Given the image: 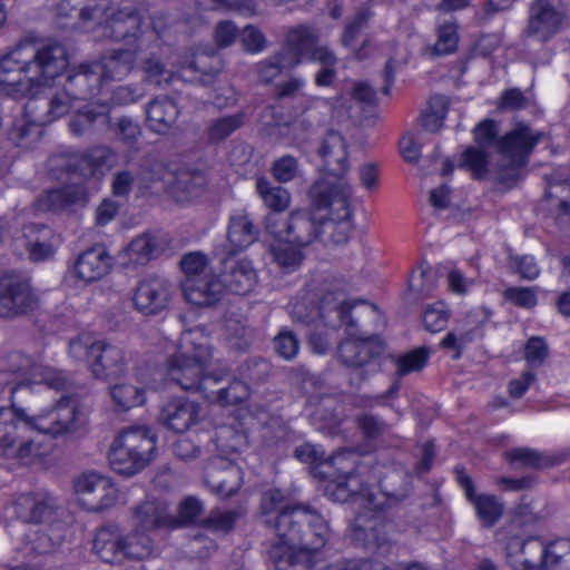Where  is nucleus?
<instances>
[{
	"label": "nucleus",
	"mask_w": 570,
	"mask_h": 570,
	"mask_svg": "<svg viewBox=\"0 0 570 570\" xmlns=\"http://www.w3.org/2000/svg\"><path fill=\"white\" fill-rule=\"evenodd\" d=\"M68 63L65 46L53 40L21 41L0 58V90L14 100L28 99L24 118L16 121L10 139L35 142L42 137V125L69 112L77 99L65 88L48 99L39 97Z\"/></svg>",
	"instance_id": "1"
},
{
	"label": "nucleus",
	"mask_w": 570,
	"mask_h": 570,
	"mask_svg": "<svg viewBox=\"0 0 570 570\" xmlns=\"http://www.w3.org/2000/svg\"><path fill=\"white\" fill-rule=\"evenodd\" d=\"M14 376L0 372V384L10 386L11 405L0 407V456L30 463L41 455V448L32 436L36 431L31 416L19 403L27 401L32 394V384L45 383L57 391L67 389L69 382L62 372L50 367L32 365L30 371L19 367L12 371Z\"/></svg>",
	"instance_id": "2"
},
{
	"label": "nucleus",
	"mask_w": 570,
	"mask_h": 570,
	"mask_svg": "<svg viewBox=\"0 0 570 570\" xmlns=\"http://www.w3.org/2000/svg\"><path fill=\"white\" fill-rule=\"evenodd\" d=\"M317 153L323 176L309 189L312 206L316 210L331 209L334 219L348 220L352 187L345 178L350 167L346 145H321Z\"/></svg>",
	"instance_id": "3"
},
{
	"label": "nucleus",
	"mask_w": 570,
	"mask_h": 570,
	"mask_svg": "<svg viewBox=\"0 0 570 570\" xmlns=\"http://www.w3.org/2000/svg\"><path fill=\"white\" fill-rule=\"evenodd\" d=\"M534 145H471L461 155L459 167L473 178L483 179L488 174L502 184L518 179Z\"/></svg>",
	"instance_id": "4"
},
{
	"label": "nucleus",
	"mask_w": 570,
	"mask_h": 570,
	"mask_svg": "<svg viewBox=\"0 0 570 570\" xmlns=\"http://www.w3.org/2000/svg\"><path fill=\"white\" fill-rule=\"evenodd\" d=\"M204 340L196 331H186L180 337V348L167 360V376L185 391L202 392L206 399L214 395L213 385L220 379L210 374L204 375L210 356L208 346L197 338Z\"/></svg>",
	"instance_id": "5"
},
{
	"label": "nucleus",
	"mask_w": 570,
	"mask_h": 570,
	"mask_svg": "<svg viewBox=\"0 0 570 570\" xmlns=\"http://www.w3.org/2000/svg\"><path fill=\"white\" fill-rule=\"evenodd\" d=\"M264 522L272 525L281 547L322 549L328 538V527L315 510L302 505L283 509L275 519Z\"/></svg>",
	"instance_id": "6"
},
{
	"label": "nucleus",
	"mask_w": 570,
	"mask_h": 570,
	"mask_svg": "<svg viewBox=\"0 0 570 570\" xmlns=\"http://www.w3.org/2000/svg\"><path fill=\"white\" fill-rule=\"evenodd\" d=\"M77 8L82 26L91 23L101 28V36L115 41H135L141 28L142 18L134 8L112 11L110 0H66L62 8Z\"/></svg>",
	"instance_id": "7"
},
{
	"label": "nucleus",
	"mask_w": 570,
	"mask_h": 570,
	"mask_svg": "<svg viewBox=\"0 0 570 570\" xmlns=\"http://www.w3.org/2000/svg\"><path fill=\"white\" fill-rule=\"evenodd\" d=\"M154 549V540L148 533L137 529L126 532L116 524L98 528L92 541L94 553L102 562L112 566L145 560L153 554Z\"/></svg>",
	"instance_id": "8"
},
{
	"label": "nucleus",
	"mask_w": 570,
	"mask_h": 570,
	"mask_svg": "<svg viewBox=\"0 0 570 570\" xmlns=\"http://www.w3.org/2000/svg\"><path fill=\"white\" fill-rule=\"evenodd\" d=\"M327 492L333 501L345 503L352 501L357 507L354 521L356 532L365 538L375 537V531L383 520L385 499L374 493L367 485H363L360 479L348 472L337 482L327 485Z\"/></svg>",
	"instance_id": "9"
},
{
	"label": "nucleus",
	"mask_w": 570,
	"mask_h": 570,
	"mask_svg": "<svg viewBox=\"0 0 570 570\" xmlns=\"http://www.w3.org/2000/svg\"><path fill=\"white\" fill-rule=\"evenodd\" d=\"M156 451V436L146 426L124 429L114 440L108 458L112 470L134 475L145 469Z\"/></svg>",
	"instance_id": "10"
},
{
	"label": "nucleus",
	"mask_w": 570,
	"mask_h": 570,
	"mask_svg": "<svg viewBox=\"0 0 570 570\" xmlns=\"http://www.w3.org/2000/svg\"><path fill=\"white\" fill-rule=\"evenodd\" d=\"M69 354L77 361L86 362L96 379L108 381L125 373L124 351L110 342L96 340L88 334L69 342Z\"/></svg>",
	"instance_id": "11"
},
{
	"label": "nucleus",
	"mask_w": 570,
	"mask_h": 570,
	"mask_svg": "<svg viewBox=\"0 0 570 570\" xmlns=\"http://www.w3.org/2000/svg\"><path fill=\"white\" fill-rule=\"evenodd\" d=\"M328 215L315 217L309 210H294L285 219L277 214L266 216L267 233L278 239H285L298 247L309 246L323 233L324 228H332L336 223L346 220L334 219L331 209Z\"/></svg>",
	"instance_id": "12"
},
{
	"label": "nucleus",
	"mask_w": 570,
	"mask_h": 570,
	"mask_svg": "<svg viewBox=\"0 0 570 570\" xmlns=\"http://www.w3.org/2000/svg\"><path fill=\"white\" fill-rule=\"evenodd\" d=\"M118 164V157L107 146H96L86 153L61 154L51 156L47 167L55 178L66 173L83 180L102 178L107 171Z\"/></svg>",
	"instance_id": "13"
},
{
	"label": "nucleus",
	"mask_w": 570,
	"mask_h": 570,
	"mask_svg": "<svg viewBox=\"0 0 570 570\" xmlns=\"http://www.w3.org/2000/svg\"><path fill=\"white\" fill-rule=\"evenodd\" d=\"M355 304L356 302L337 299L332 293L325 294L320 304L312 298L303 297L293 305L292 316L295 321L307 325L317 318H323L333 325L345 326L347 334L354 335L356 323L351 316V311Z\"/></svg>",
	"instance_id": "14"
},
{
	"label": "nucleus",
	"mask_w": 570,
	"mask_h": 570,
	"mask_svg": "<svg viewBox=\"0 0 570 570\" xmlns=\"http://www.w3.org/2000/svg\"><path fill=\"white\" fill-rule=\"evenodd\" d=\"M30 416L37 432L53 438L73 435L85 425L78 400L70 395L61 396L51 409Z\"/></svg>",
	"instance_id": "15"
},
{
	"label": "nucleus",
	"mask_w": 570,
	"mask_h": 570,
	"mask_svg": "<svg viewBox=\"0 0 570 570\" xmlns=\"http://www.w3.org/2000/svg\"><path fill=\"white\" fill-rule=\"evenodd\" d=\"M39 299L29 281L19 275L0 277V317L16 318L35 311Z\"/></svg>",
	"instance_id": "16"
},
{
	"label": "nucleus",
	"mask_w": 570,
	"mask_h": 570,
	"mask_svg": "<svg viewBox=\"0 0 570 570\" xmlns=\"http://www.w3.org/2000/svg\"><path fill=\"white\" fill-rule=\"evenodd\" d=\"M75 491L88 510L102 511L115 504L117 489L112 481L96 472L80 474L73 482Z\"/></svg>",
	"instance_id": "17"
},
{
	"label": "nucleus",
	"mask_w": 570,
	"mask_h": 570,
	"mask_svg": "<svg viewBox=\"0 0 570 570\" xmlns=\"http://www.w3.org/2000/svg\"><path fill=\"white\" fill-rule=\"evenodd\" d=\"M563 20L560 0H535L530 7L525 33L539 41H548L560 31Z\"/></svg>",
	"instance_id": "18"
},
{
	"label": "nucleus",
	"mask_w": 570,
	"mask_h": 570,
	"mask_svg": "<svg viewBox=\"0 0 570 570\" xmlns=\"http://www.w3.org/2000/svg\"><path fill=\"white\" fill-rule=\"evenodd\" d=\"M171 284L164 277L149 276L140 281L134 293V305L144 315H157L167 308Z\"/></svg>",
	"instance_id": "19"
},
{
	"label": "nucleus",
	"mask_w": 570,
	"mask_h": 570,
	"mask_svg": "<svg viewBox=\"0 0 570 570\" xmlns=\"http://www.w3.org/2000/svg\"><path fill=\"white\" fill-rule=\"evenodd\" d=\"M222 265L223 271L219 278L224 292L229 291L236 295H247L255 288L258 277L252 261L230 255L222 261Z\"/></svg>",
	"instance_id": "20"
},
{
	"label": "nucleus",
	"mask_w": 570,
	"mask_h": 570,
	"mask_svg": "<svg viewBox=\"0 0 570 570\" xmlns=\"http://www.w3.org/2000/svg\"><path fill=\"white\" fill-rule=\"evenodd\" d=\"M507 562L511 570H541L546 542L539 537H511L507 542Z\"/></svg>",
	"instance_id": "21"
},
{
	"label": "nucleus",
	"mask_w": 570,
	"mask_h": 570,
	"mask_svg": "<svg viewBox=\"0 0 570 570\" xmlns=\"http://www.w3.org/2000/svg\"><path fill=\"white\" fill-rule=\"evenodd\" d=\"M383 352V345L376 335L365 338H346L338 344L340 362L350 370H363Z\"/></svg>",
	"instance_id": "22"
},
{
	"label": "nucleus",
	"mask_w": 570,
	"mask_h": 570,
	"mask_svg": "<svg viewBox=\"0 0 570 570\" xmlns=\"http://www.w3.org/2000/svg\"><path fill=\"white\" fill-rule=\"evenodd\" d=\"M242 480L240 468L223 456L212 459L205 470L206 483L223 498L235 494L242 485Z\"/></svg>",
	"instance_id": "23"
},
{
	"label": "nucleus",
	"mask_w": 570,
	"mask_h": 570,
	"mask_svg": "<svg viewBox=\"0 0 570 570\" xmlns=\"http://www.w3.org/2000/svg\"><path fill=\"white\" fill-rule=\"evenodd\" d=\"M454 471L458 483L464 490L466 499L473 504L482 525L493 527L503 515V503L492 494H475L473 481L465 473L464 468L456 466Z\"/></svg>",
	"instance_id": "24"
},
{
	"label": "nucleus",
	"mask_w": 570,
	"mask_h": 570,
	"mask_svg": "<svg viewBox=\"0 0 570 570\" xmlns=\"http://www.w3.org/2000/svg\"><path fill=\"white\" fill-rule=\"evenodd\" d=\"M473 134L474 142H498L499 124L492 119H484L474 128ZM549 138L546 131L533 129L520 121L499 142H539Z\"/></svg>",
	"instance_id": "25"
},
{
	"label": "nucleus",
	"mask_w": 570,
	"mask_h": 570,
	"mask_svg": "<svg viewBox=\"0 0 570 570\" xmlns=\"http://www.w3.org/2000/svg\"><path fill=\"white\" fill-rule=\"evenodd\" d=\"M181 291L188 303L199 307L214 306L224 296L220 278L214 273L203 277L185 278L181 282Z\"/></svg>",
	"instance_id": "26"
},
{
	"label": "nucleus",
	"mask_w": 570,
	"mask_h": 570,
	"mask_svg": "<svg viewBox=\"0 0 570 570\" xmlns=\"http://www.w3.org/2000/svg\"><path fill=\"white\" fill-rule=\"evenodd\" d=\"M199 406L184 397L167 401L160 410L159 422L176 433L186 432L198 420Z\"/></svg>",
	"instance_id": "27"
},
{
	"label": "nucleus",
	"mask_w": 570,
	"mask_h": 570,
	"mask_svg": "<svg viewBox=\"0 0 570 570\" xmlns=\"http://www.w3.org/2000/svg\"><path fill=\"white\" fill-rule=\"evenodd\" d=\"M157 168L164 169V174L157 176V178L161 180L163 189L171 194L183 193L193 195L205 183L200 171L180 167L177 164H159Z\"/></svg>",
	"instance_id": "28"
},
{
	"label": "nucleus",
	"mask_w": 570,
	"mask_h": 570,
	"mask_svg": "<svg viewBox=\"0 0 570 570\" xmlns=\"http://www.w3.org/2000/svg\"><path fill=\"white\" fill-rule=\"evenodd\" d=\"M135 528L148 533L149 530L174 527L176 520L169 514L166 502L158 499H147L131 509Z\"/></svg>",
	"instance_id": "29"
},
{
	"label": "nucleus",
	"mask_w": 570,
	"mask_h": 570,
	"mask_svg": "<svg viewBox=\"0 0 570 570\" xmlns=\"http://www.w3.org/2000/svg\"><path fill=\"white\" fill-rule=\"evenodd\" d=\"M56 508V499L48 493L22 494L14 502L17 518L26 523H41L49 520Z\"/></svg>",
	"instance_id": "30"
},
{
	"label": "nucleus",
	"mask_w": 570,
	"mask_h": 570,
	"mask_svg": "<svg viewBox=\"0 0 570 570\" xmlns=\"http://www.w3.org/2000/svg\"><path fill=\"white\" fill-rule=\"evenodd\" d=\"M111 268V256L102 246L82 252L75 262V276L86 283L101 279Z\"/></svg>",
	"instance_id": "31"
},
{
	"label": "nucleus",
	"mask_w": 570,
	"mask_h": 570,
	"mask_svg": "<svg viewBox=\"0 0 570 570\" xmlns=\"http://www.w3.org/2000/svg\"><path fill=\"white\" fill-rule=\"evenodd\" d=\"M259 237V228L252 215L244 209L236 210L229 217L227 242L234 250H244Z\"/></svg>",
	"instance_id": "32"
},
{
	"label": "nucleus",
	"mask_w": 570,
	"mask_h": 570,
	"mask_svg": "<svg viewBox=\"0 0 570 570\" xmlns=\"http://www.w3.org/2000/svg\"><path fill=\"white\" fill-rule=\"evenodd\" d=\"M320 550L272 544L268 557L275 570H311L315 563L314 556Z\"/></svg>",
	"instance_id": "33"
},
{
	"label": "nucleus",
	"mask_w": 570,
	"mask_h": 570,
	"mask_svg": "<svg viewBox=\"0 0 570 570\" xmlns=\"http://www.w3.org/2000/svg\"><path fill=\"white\" fill-rule=\"evenodd\" d=\"M101 86V76L98 75L94 62L81 63L67 77L63 88L77 100H85L95 95Z\"/></svg>",
	"instance_id": "34"
},
{
	"label": "nucleus",
	"mask_w": 570,
	"mask_h": 570,
	"mask_svg": "<svg viewBox=\"0 0 570 570\" xmlns=\"http://www.w3.org/2000/svg\"><path fill=\"white\" fill-rule=\"evenodd\" d=\"M107 122H109V110L106 105H88L71 117L68 128L75 138H88L98 126H105Z\"/></svg>",
	"instance_id": "35"
},
{
	"label": "nucleus",
	"mask_w": 570,
	"mask_h": 570,
	"mask_svg": "<svg viewBox=\"0 0 570 570\" xmlns=\"http://www.w3.org/2000/svg\"><path fill=\"white\" fill-rule=\"evenodd\" d=\"M26 248L32 262L46 261L55 254V233L39 224H28L22 229Z\"/></svg>",
	"instance_id": "36"
},
{
	"label": "nucleus",
	"mask_w": 570,
	"mask_h": 570,
	"mask_svg": "<svg viewBox=\"0 0 570 570\" xmlns=\"http://www.w3.org/2000/svg\"><path fill=\"white\" fill-rule=\"evenodd\" d=\"M87 193L81 185H68L43 191L37 199L36 206L39 210H60L67 206L85 204Z\"/></svg>",
	"instance_id": "37"
},
{
	"label": "nucleus",
	"mask_w": 570,
	"mask_h": 570,
	"mask_svg": "<svg viewBox=\"0 0 570 570\" xmlns=\"http://www.w3.org/2000/svg\"><path fill=\"white\" fill-rule=\"evenodd\" d=\"M146 115L149 128L158 134H165L177 120L179 110L171 98L159 96L147 105Z\"/></svg>",
	"instance_id": "38"
},
{
	"label": "nucleus",
	"mask_w": 570,
	"mask_h": 570,
	"mask_svg": "<svg viewBox=\"0 0 570 570\" xmlns=\"http://www.w3.org/2000/svg\"><path fill=\"white\" fill-rule=\"evenodd\" d=\"M92 62L98 75L101 76V83L108 80H121L131 71L135 55L129 50H114Z\"/></svg>",
	"instance_id": "39"
},
{
	"label": "nucleus",
	"mask_w": 570,
	"mask_h": 570,
	"mask_svg": "<svg viewBox=\"0 0 570 570\" xmlns=\"http://www.w3.org/2000/svg\"><path fill=\"white\" fill-rule=\"evenodd\" d=\"M318 39L317 31L307 26H297L291 29L285 38L286 49L281 50L287 52L292 58L298 60V65L305 55L312 52Z\"/></svg>",
	"instance_id": "40"
},
{
	"label": "nucleus",
	"mask_w": 570,
	"mask_h": 570,
	"mask_svg": "<svg viewBox=\"0 0 570 570\" xmlns=\"http://www.w3.org/2000/svg\"><path fill=\"white\" fill-rule=\"evenodd\" d=\"M298 66V60L292 58L289 53L276 51L266 59L255 65V70L259 81L271 83L277 79L284 71Z\"/></svg>",
	"instance_id": "41"
},
{
	"label": "nucleus",
	"mask_w": 570,
	"mask_h": 570,
	"mask_svg": "<svg viewBox=\"0 0 570 570\" xmlns=\"http://www.w3.org/2000/svg\"><path fill=\"white\" fill-rule=\"evenodd\" d=\"M285 239L271 245L273 261L285 272L289 273L299 267L305 258L303 249Z\"/></svg>",
	"instance_id": "42"
},
{
	"label": "nucleus",
	"mask_w": 570,
	"mask_h": 570,
	"mask_svg": "<svg viewBox=\"0 0 570 570\" xmlns=\"http://www.w3.org/2000/svg\"><path fill=\"white\" fill-rule=\"evenodd\" d=\"M161 252L159 243L150 234H142L130 242L127 247V256L135 265H145Z\"/></svg>",
	"instance_id": "43"
},
{
	"label": "nucleus",
	"mask_w": 570,
	"mask_h": 570,
	"mask_svg": "<svg viewBox=\"0 0 570 570\" xmlns=\"http://www.w3.org/2000/svg\"><path fill=\"white\" fill-rule=\"evenodd\" d=\"M450 106V99L444 95H434L430 98L429 107L422 116V130L426 132H438L446 118Z\"/></svg>",
	"instance_id": "44"
},
{
	"label": "nucleus",
	"mask_w": 570,
	"mask_h": 570,
	"mask_svg": "<svg viewBox=\"0 0 570 570\" xmlns=\"http://www.w3.org/2000/svg\"><path fill=\"white\" fill-rule=\"evenodd\" d=\"M458 24L445 21L436 27V41L429 48L431 56H446L454 53L459 46Z\"/></svg>",
	"instance_id": "45"
},
{
	"label": "nucleus",
	"mask_w": 570,
	"mask_h": 570,
	"mask_svg": "<svg viewBox=\"0 0 570 570\" xmlns=\"http://www.w3.org/2000/svg\"><path fill=\"white\" fill-rule=\"evenodd\" d=\"M256 189L264 200V204L273 210L271 214L279 215L281 212L288 207L291 196L285 188L281 186H273L265 178H258Z\"/></svg>",
	"instance_id": "46"
},
{
	"label": "nucleus",
	"mask_w": 570,
	"mask_h": 570,
	"mask_svg": "<svg viewBox=\"0 0 570 570\" xmlns=\"http://www.w3.org/2000/svg\"><path fill=\"white\" fill-rule=\"evenodd\" d=\"M541 570H570V541L557 540L546 543Z\"/></svg>",
	"instance_id": "47"
},
{
	"label": "nucleus",
	"mask_w": 570,
	"mask_h": 570,
	"mask_svg": "<svg viewBox=\"0 0 570 570\" xmlns=\"http://www.w3.org/2000/svg\"><path fill=\"white\" fill-rule=\"evenodd\" d=\"M354 421L363 440L366 442L380 440L390 428L383 419L371 412H362L357 414Z\"/></svg>",
	"instance_id": "48"
},
{
	"label": "nucleus",
	"mask_w": 570,
	"mask_h": 570,
	"mask_svg": "<svg viewBox=\"0 0 570 570\" xmlns=\"http://www.w3.org/2000/svg\"><path fill=\"white\" fill-rule=\"evenodd\" d=\"M225 327L233 347L244 351L253 343L255 337L254 330L245 320L233 315L228 316L225 321Z\"/></svg>",
	"instance_id": "49"
},
{
	"label": "nucleus",
	"mask_w": 570,
	"mask_h": 570,
	"mask_svg": "<svg viewBox=\"0 0 570 570\" xmlns=\"http://www.w3.org/2000/svg\"><path fill=\"white\" fill-rule=\"evenodd\" d=\"M140 69L145 73V80L157 86L169 85L176 77V73L168 69L156 55H150L142 59L140 61Z\"/></svg>",
	"instance_id": "50"
},
{
	"label": "nucleus",
	"mask_w": 570,
	"mask_h": 570,
	"mask_svg": "<svg viewBox=\"0 0 570 570\" xmlns=\"http://www.w3.org/2000/svg\"><path fill=\"white\" fill-rule=\"evenodd\" d=\"M504 458L509 463L527 469H542L550 464L541 452L529 448H513L504 453Z\"/></svg>",
	"instance_id": "51"
},
{
	"label": "nucleus",
	"mask_w": 570,
	"mask_h": 570,
	"mask_svg": "<svg viewBox=\"0 0 570 570\" xmlns=\"http://www.w3.org/2000/svg\"><path fill=\"white\" fill-rule=\"evenodd\" d=\"M429 361V350L425 347L415 348L395 357V375L401 379L412 372L421 371Z\"/></svg>",
	"instance_id": "52"
},
{
	"label": "nucleus",
	"mask_w": 570,
	"mask_h": 570,
	"mask_svg": "<svg viewBox=\"0 0 570 570\" xmlns=\"http://www.w3.org/2000/svg\"><path fill=\"white\" fill-rule=\"evenodd\" d=\"M110 394L116 404L122 410H129L145 403V391L131 384H118L110 389Z\"/></svg>",
	"instance_id": "53"
},
{
	"label": "nucleus",
	"mask_w": 570,
	"mask_h": 570,
	"mask_svg": "<svg viewBox=\"0 0 570 570\" xmlns=\"http://www.w3.org/2000/svg\"><path fill=\"white\" fill-rule=\"evenodd\" d=\"M107 125L112 137L124 141H136L142 134L139 122L128 116L119 117L114 121L109 117Z\"/></svg>",
	"instance_id": "54"
},
{
	"label": "nucleus",
	"mask_w": 570,
	"mask_h": 570,
	"mask_svg": "<svg viewBox=\"0 0 570 570\" xmlns=\"http://www.w3.org/2000/svg\"><path fill=\"white\" fill-rule=\"evenodd\" d=\"M244 125V115L235 114L218 118L208 128V136L213 141H220L228 138L234 131Z\"/></svg>",
	"instance_id": "55"
},
{
	"label": "nucleus",
	"mask_w": 570,
	"mask_h": 570,
	"mask_svg": "<svg viewBox=\"0 0 570 570\" xmlns=\"http://www.w3.org/2000/svg\"><path fill=\"white\" fill-rule=\"evenodd\" d=\"M273 345L278 356L291 361L298 354L301 342L293 331L282 328L274 337Z\"/></svg>",
	"instance_id": "56"
},
{
	"label": "nucleus",
	"mask_w": 570,
	"mask_h": 570,
	"mask_svg": "<svg viewBox=\"0 0 570 570\" xmlns=\"http://www.w3.org/2000/svg\"><path fill=\"white\" fill-rule=\"evenodd\" d=\"M210 401H217L222 405H235L247 397V387L245 383L238 380L232 381L227 386L214 390Z\"/></svg>",
	"instance_id": "57"
},
{
	"label": "nucleus",
	"mask_w": 570,
	"mask_h": 570,
	"mask_svg": "<svg viewBox=\"0 0 570 570\" xmlns=\"http://www.w3.org/2000/svg\"><path fill=\"white\" fill-rule=\"evenodd\" d=\"M450 313L442 302L429 305L423 313L425 330L431 333L443 331L449 322Z\"/></svg>",
	"instance_id": "58"
},
{
	"label": "nucleus",
	"mask_w": 570,
	"mask_h": 570,
	"mask_svg": "<svg viewBox=\"0 0 570 570\" xmlns=\"http://www.w3.org/2000/svg\"><path fill=\"white\" fill-rule=\"evenodd\" d=\"M180 268L185 274V278L188 277H203L210 274L207 272L208 261L207 257L199 253H188L180 259Z\"/></svg>",
	"instance_id": "59"
},
{
	"label": "nucleus",
	"mask_w": 570,
	"mask_h": 570,
	"mask_svg": "<svg viewBox=\"0 0 570 570\" xmlns=\"http://www.w3.org/2000/svg\"><path fill=\"white\" fill-rule=\"evenodd\" d=\"M239 39L244 50L248 53L262 52L267 46V40L263 31L253 24H247L242 32H239Z\"/></svg>",
	"instance_id": "60"
},
{
	"label": "nucleus",
	"mask_w": 570,
	"mask_h": 570,
	"mask_svg": "<svg viewBox=\"0 0 570 570\" xmlns=\"http://www.w3.org/2000/svg\"><path fill=\"white\" fill-rule=\"evenodd\" d=\"M367 27V16L365 12H358L353 20L346 23L342 43L348 48H355L357 40L362 38L364 30Z\"/></svg>",
	"instance_id": "61"
},
{
	"label": "nucleus",
	"mask_w": 570,
	"mask_h": 570,
	"mask_svg": "<svg viewBox=\"0 0 570 570\" xmlns=\"http://www.w3.org/2000/svg\"><path fill=\"white\" fill-rule=\"evenodd\" d=\"M284 501H285V498L281 490L271 489V490L265 491L262 494V499H261V511H262L263 517H265V520L273 519L271 515L274 513H276V515H278V513L283 509L292 508L289 505H285Z\"/></svg>",
	"instance_id": "62"
},
{
	"label": "nucleus",
	"mask_w": 570,
	"mask_h": 570,
	"mask_svg": "<svg viewBox=\"0 0 570 570\" xmlns=\"http://www.w3.org/2000/svg\"><path fill=\"white\" fill-rule=\"evenodd\" d=\"M236 518L234 511L214 510L204 519L203 525L214 531L228 532L234 528Z\"/></svg>",
	"instance_id": "63"
},
{
	"label": "nucleus",
	"mask_w": 570,
	"mask_h": 570,
	"mask_svg": "<svg viewBox=\"0 0 570 570\" xmlns=\"http://www.w3.org/2000/svg\"><path fill=\"white\" fill-rule=\"evenodd\" d=\"M548 357V345L542 337L533 336L524 346V360L531 367L540 366Z\"/></svg>",
	"instance_id": "64"
}]
</instances>
